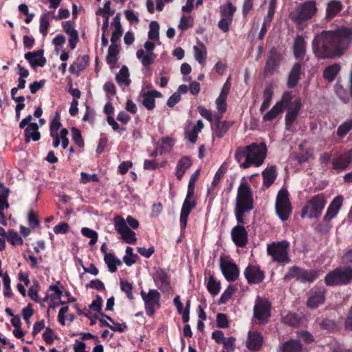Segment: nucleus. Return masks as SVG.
<instances>
[{
	"label": "nucleus",
	"mask_w": 352,
	"mask_h": 352,
	"mask_svg": "<svg viewBox=\"0 0 352 352\" xmlns=\"http://www.w3.org/2000/svg\"><path fill=\"white\" fill-rule=\"evenodd\" d=\"M89 61V56L85 55L78 58L69 67V71L72 74H79L87 65Z\"/></svg>",
	"instance_id": "nucleus-32"
},
{
	"label": "nucleus",
	"mask_w": 352,
	"mask_h": 352,
	"mask_svg": "<svg viewBox=\"0 0 352 352\" xmlns=\"http://www.w3.org/2000/svg\"><path fill=\"white\" fill-rule=\"evenodd\" d=\"M102 298L97 295L96 298L93 300L91 304L89 305V308L95 311L100 312L102 309Z\"/></svg>",
	"instance_id": "nucleus-62"
},
{
	"label": "nucleus",
	"mask_w": 352,
	"mask_h": 352,
	"mask_svg": "<svg viewBox=\"0 0 352 352\" xmlns=\"http://www.w3.org/2000/svg\"><path fill=\"white\" fill-rule=\"evenodd\" d=\"M267 153V146L263 142L260 144L252 143L250 145L239 147L235 152V159L241 162L243 158L245 162L241 164V167L248 168L254 164L260 166L264 162Z\"/></svg>",
	"instance_id": "nucleus-3"
},
{
	"label": "nucleus",
	"mask_w": 352,
	"mask_h": 352,
	"mask_svg": "<svg viewBox=\"0 0 352 352\" xmlns=\"http://www.w3.org/2000/svg\"><path fill=\"white\" fill-rule=\"evenodd\" d=\"M138 258V256L133 253V248L131 247H126V255L123 257V261L127 266H131L135 263Z\"/></svg>",
	"instance_id": "nucleus-45"
},
{
	"label": "nucleus",
	"mask_w": 352,
	"mask_h": 352,
	"mask_svg": "<svg viewBox=\"0 0 352 352\" xmlns=\"http://www.w3.org/2000/svg\"><path fill=\"white\" fill-rule=\"evenodd\" d=\"M3 282L5 291L3 294L6 297H11L12 296V290L10 287V279L7 274H5L3 276Z\"/></svg>",
	"instance_id": "nucleus-58"
},
{
	"label": "nucleus",
	"mask_w": 352,
	"mask_h": 352,
	"mask_svg": "<svg viewBox=\"0 0 352 352\" xmlns=\"http://www.w3.org/2000/svg\"><path fill=\"white\" fill-rule=\"evenodd\" d=\"M116 78L119 84H124L128 86L131 82V80H129V72L128 68L126 66H123L120 69L119 73L116 75Z\"/></svg>",
	"instance_id": "nucleus-44"
},
{
	"label": "nucleus",
	"mask_w": 352,
	"mask_h": 352,
	"mask_svg": "<svg viewBox=\"0 0 352 352\" xmlns=\"http://www.w3.org/2000/svg\"><path fill=\"white\" fill-rule=\"evenodd\" d=\"M275 1L274 0H271L268 8V12L267 16H265L263 21L265 22V23H271L272 18L274 16V12H275Z\"/></svg>",
	"instance_id": "nucleus-59"
},
{
	"label": "nucleus",
	"mask_w": 352,
	"mask_h": 352,
	"mask_svg": "<svg viewBox=\"0 0 352 352\" xmlns=\"http://www.w3.org/2000/svg\"><path fill=\"white\" fill-rule=\"evenodd\" d=\"M324 281L329 286L349 284L352 281V267H337L326 275Z\"/></svg>",
	"instance_id": "nucleus-4"
},
{
	"label": "nucleus",
	"mask_w": 352,
	"mask_h": 352,
	"mask_svg": "<svg viewBox=\"0 0 352 352\" xmlns=\"http://www.w3.org/2000/svg\"><path fill=\"white\" fill-rule=\"evenodd\" d=\"M104 260L105 263L107 265L109 270L112 273L117 270L118 266L122 265L121 261L111 253L106 254L104 256Z\"/></svg>",
	"instance_id": "nucleus-35"
},
{
	"label": "nucleus",
	"mask_w": 352,
	"mask_h": 352,
	"mask_svg": "<svg viewBox=\"0 0 352 352\" xmlns=\"http://www.w3.org/2000/svg\"><path fill=\"white\" fill-rule=\"evenodd\" d=\"M281 351L283 352H302L303 348L300 340L291 339L283 344Z\"/></svg>",
	"instance_id": "nucleus-28"
},
{
	"label": "nucleus",
	"mask_w": 352,
	"mask_h": 352,
	"mask_svg": "<svg viewBox=\"0 0 352 352\" xmlns=\"http://www.w3.org/2000/svg\"><path fill=\"white\" fill-rule=\"evenodd\" d=\"M221 116L217 117V121L216 122V129L214 135L218 138H222L224 134L227 132L228 129L232 126V123L227 121H220Z\"/></svg>",
	"instance_id": "nucleus-37"
},
{
	"label": "nucleus",
	"mask_w": 352,
	"mask_h": 352,
	"mask_svg": "<svg viewBox=\"0 0 352 352\" xmlns=\"http://www.w3.org/2000/svg\"><path fill=\"white\" fill-rule=\"evenodd\" d=\"M343 8L340 1L332 0L329 1L326 8V18L328 20L334 18Z\"/></svg>",
	"instance_id": "nucleus-27"
},
{
	"label": "nucleus",
	"mask_w": 352,
	"mask_h": 352,
	"mask_svg": "<svg viewBox=\"0 0 352 352\" xmlns=\"http://www.w3.org/2000/svg\"><path fill=\"white\" fill-rule=\"evenodd\" d=\"M301 70V65L298 63H295L289 74V78L287 80V86L289 88L294 87L299 80V75L300 74Z\"/></svg>",
	"instance_id": "nucleus-29"
},
{
	"label": "nucleus",
	"mask_w": 352,
	"mask_h": 352,
	"mask_svg": "<svg viewBox=\"0 0 352 352\" xmlns=\"http://www.w3.org/2000/svg\"><path fill=\"white\" fill-rule=\"evenodd\" d=\"M352 130V119H348L338 126L336 135L343 138Z\"/></svg>",
	"instance_id": "nucleus-42"
},
{
	"label": "nucleus",
	"mask_w": 352,
	"mask_h": 352,
	"mask_svg": "<svg viewBox=\"0 0 352 352\" xmlns=\"http://www.w3.org/2000/svg\"><path fill=\"white\" fill-rule=\"evenodd\" d=\"M340 70V66L338 63L327 67L323 72V77L329 82H332Z\"/></svg>",
	"instance_id": "nucleus-36"
},
{
	"label": "nucleus",
	"mask_w": 352,
	"mask_h": 352,
	"mask_svg": "<svg viewBox=\"0 0 352 352\" xmlns=\"http://www.w3.org/2000/svg\"><path fill=\"white\" fill-rule=\"evenodd\" d=\"M298 339L302 340L305 343L309 344L314 341L313 336L307 331H300L298 333Z\"/></svg>",
	"instance_id": "nucleus-63"
},
{
	"label": "nucleus",
	"mask_w": 352,
	"mask_h": 352,
	"mask_svg": "<svg viewBox=\"0 0 352 352\" xmlns=\"http://www.w3.org/2000/svg\"><path fill=\"white\" fill-rule=\"evenodd\" d=\"M44 51L39 50L35 52H29L25 54V58L29 62L32 67H43L46 63V58L43 56Z\"/></svg>",
	"instance_id": "nucleus-18"
},
{
	"label": "nucleus",
	"mask_w": 352,
	"mask_h": 352,
	"mask_svg": "<svg viewBox=\"0 0 352 352\" xmlns=\"http://www.w3.org/2000/svg\"><path fill=\"white\" fill-rule=\"evenodd\" d=\"M65 32L69 36V43L71 49L74 50L76 47L78 41V34L76 30L68 24L65 27Z\"/></svg>",
	"instance_id": "nucleus-40"
},
{
	"label": "nucleus",
	"mask_w": 352,
	"mask_h": 352,
	"mask_svg": "<svg viewBox=\"0 0 352 352\" xmlns=\"http://www.w3.org/2000/svg\"><path fill=\"white\" fill-rule=\"evenodd\" d=\"M244 275L249 283H259L264 278L263 272L258 267L250 265L246 267Z\"/></svg>",
	"instance_id": "nucleus-19"
},
{
	"label": "nucleus",
	"mask_w": 352,
	"mask_h": 352,
	"mask_svg": "<svg viewBox=\"0 0 352 352\" xmlns=\"http://www.w3.org/2000/svg\"><path fill=\"white\" fill-rule=\"evenodd\" d=\"M50 25L49 13L44 14L40 18L39 31L43 36L47 34V29Z\"/></svg>",
	"instance_id": "nucleus-47"
},
{
	"label": "nucleus",
	"mask_w": 352,
	"mask_h": 352,
	"mask_svg": "<svg viewBox=\"0 0 352 352\" xmlns=\"http://www.w3.org/2000/svg\"><path fill=\"white\" fill-rule=\"evenodd\" d=\"M294 52L297 58H303L305 54V42L302 36H298L294 44Z\"/></svg>",
	"instance_id": "nucleus-30"
},
{
	"label": "nucleus",
	"mask_w": 352,
	"mask_h": 352,
	"mask_svg": "<svg viewBox=\"0 0 352 352\" xmlns=\"http://www.w3.org/2000/svg\"><path fill=\"white\" fill-rule=\"evenodd\" d=\"M87 287L96 289L98 291H102L105 289L104 283L99 279L92 280L87 285Z\"/></svg>",
	"instance_id": "nucleus-64"
},
{
	"label": "nucleus",
	"mask_w": 352,
	"mask_h": 352,
	"mask_svg": "<svg viewBox=\"0 0 352 352\" xmlns=\"http://www.w3.org/2000/svg\"><path fill=\"white\" fill-rule=\"evenodd\" d=\"M208 289L212 295L215 296L219 292L220 285L210 277L208 283Z\"/></svg>",
	"instance_id": "nucleus-56"
},
{
	"label": "nucleus",
	"mask_w": 352,
	"mask_h": 352,
	"mask_svg": "<svg viewBox=\"0 0 352 352\" xmlns=\"http://www.w3.org/2000/svg\"><path fill=\"white\" fill-rule=\"evenodd\" d=\"M81 233L86 237L89 238L90 241L89 244L90 245H94L98 240V233L93 230H91L89 228H82L81 230Z\"/></svg>",
	"instance_id": "nucleus-46"
},
{
	"label": "nucleus",
	"mask_w": 352,
	"mask_h": 352,
	"mask_svg": "<svg viewBox=\"0 0 352 352\" xmlns=\"http://www.w3.org/2000/svg\"><path fill=\"white\" fill-rule=\"evenodd\" d=\"M120 287H121V289L124 293H126L129 299H130V300L133 299V296L132 294L133 286L129 282H128L127 280L121 279L120 280Z\"/></svg>",
	"instance_id": "nucleus-52"
},
{
	"label": "nucleus",
	"mask_w": 352,
	"mask_h": 352,
	"mask_svg": "<svg viewBox=\"0 0 352 352\" xmlns=\"http://www.w3.org/2000/svg\"><path fill=\"white\" fill-rule=\"evenodd\" d=\"M274 95V87L272 85H269L265 87L263 91V102L260 107V111L263 112L266 110L271 104L272 96Z\"/></svg>",
	"instance_id": "nucleus-31"
},
{
	"label": "nucleus",
	"mask_w": 352,
	"mask_h": 352,
	"mask_svg": "<svg viewBox=\"0 0 352 352\" xmlns=\"http://www.w3.org/2000/svg\"><path fill=\"white\" fill-rule=\"evenodd\" d=\"M142 104L148 110H153L155 107V98H161L162 94L156 90L150 91L142 94Z\"/></svg>",
	"instance_id": "nucleus-24"
},
{
	"label": "nucleus",
	"mask_w": 352,
	"mask_h": 352,
	"mask_svg": "<svg viewBox=\"0 0 352 352\" xmlns=\"http://www.w3.org/2000/svg\"><path fill=\"white\" fill-rule=\"evenodd\" d=\"M326 289L320 287L311 289L308 294L307 305L310 309H316L324 302Z\"/></svg>",
	"instance_id": "nucleus-15"
},
{
	"label": "nucleus",
	"mask_w": 352,
	"mask_h": 352,
	"mask_svg": "<svg viewBox=\"0 0 352 352\" xmlns=\"http://www.w3.org/2000/svg\"><path fill=\"white\" fill-rule=\"evenodd\" d=\"M236 10V8L234 6L230 1H228L226 5L221 6V14L222 17L230 19V21H232Z\"/></svg>",
	"instance_id": "nucleus-39"
},
{
	"label": "nucleus",
	"mask_w": 352,
	"mask_h": 352,
	"mask_svg": "<svg viewBox=\"0 0 352 352\" xmlns=\"http://www.w3.org/2000/svg\"><path fill=\"white\" fill-rule=\"evenodd\" d=\"M155 44L151 41H146L144 44L146 52L142 49H139L136 52L137 58L141 61L143 66L147 67L154 63L156 55L153 52Z\"/></svg>",
	"instance_id": "nucleus-12"
},
{
	"label": "nucleus",
	"mask_w": 352,
	"mask_h": 352,
	"mask_svg": "<svg viewBox=\"0 0 352 352\" xmlns=\"http://www.w3.org/2000/svg\"><path fill=\"white\" fill-rule=\"evenodd\" d=\"M316 3L314 1H307L298 6L295 17L300 21L311 19L316 12Z\"/></svg>",
	"instance_id": "nucleus-13"
},
{
	"label": "nucleus",
	"mask_w": 352,
	"mask_h": 352,
	"mask_svg": "<svg viewBox=\"0 0 352 352\" xmlns=\"http://www.w3.org/2000/svg\"><path fill=\"white\" fill-rule=\"evenodd\" d=\"M226 98V97L219 96L215 101L217 109L221 116L226 112L227 109Z\"/></svg>",
	"instance_id": "nucleus-55"
},
{
	"label": "nucleus",
	"mask_w": 352,
	"mask_h": 352,
	"mask_svg": "<svg viewBox=\"0 0 352 352\" xmlns=\"http://www.w3.org/2000/svg\"><path fill=\"white\" fill-rule=\"evenodd\" d=\"M223 344L227 351H233L235 349V338L234 337L226 338Z\"/></svg>",
	"instance_id": "nucleus-60"
},
{
	"label": "nucleus",
	"mask_w": 352,
	"mask_h": 352,
	"mask_svg": "<svg viewBox=\"0 0 352 352\" xmlns=\"http://www.w3.org/2000/svg\"><path fill=\"white\" fill-rule=\"evenodd\" d=\"M9 196V189L0 184V205L8 208L9 204L8 203V197Z\"/></svg>",
	"instance_id": "nucleus-50"
},
{
	"label": "nucleus",
	"mask_w": 352,
	"mask_h": 352,
	"mask_svg": "<svg viewBox=\"0 0 352 352\" xmlns=\"http://www.w3.org/2000/svg\"><path fill=\"white\" fill-rule=\"evenodd\" d=\"M263 336L258 332H250L247 340V347L252 351L258 350L263 344Z\"/></svg>",
	"instance_id": "nucleus-26"
},
{
	"label": "nucleus",
	"mask_w": 352,
	"mask_h": 352,
	"mask_svg": "<svg viewBox=\"0 0 352 352\" xmlns=\"http://www.w3.org/2000/svg\"><path fill=\"white\" fill-rule=\"evenodd\" d=\"M352 160V154L343 153L332 161V166L336 170H344Z\"/></svg>",
	"instance_id": "nucleus-25"
},
{
	"label": "nucleus",
	"mask_w": 352,
	"mask_h": 352,
	"mask_svg": "<svg viewBox=\"0 0 352 352\" xmlns=\"http://www.w3.org/2000/svg\"><path fill=\"white\" fill-rule=\"evenodd\" d=\"M204 125L203 122L201 120H198L196 125L193 126L191 129L187 130L186 131V138H188V140L191 143H195L197 139L198 133L204 128Z\"/></svg>",
	"instance_id": "nucleus-33"
},
{
	"label": "nucleus",
	"mask_w": 352,
	"mask_h": 352,
	"mask_svg": "<svg viewBox=\"0 0 352 352\" xmlns=\"http://www.w3.org/2000/svg\"><path fill=\"white\" fill-rule=\"evenodd\" d=\"M72 138L74 142L79 146L82 147L84 142L80 131L75 127L72 129Z\"/></svg>",
	"instance_id": "nucleus-57"
},
{
	"label": "nucleus",
	"mask_w": 352,
	"mask_h": 352,
	"mask_svg": "<svg viewBox=\"0 0 352 352\" xmlns=\"http://www.w3.org/2000/svg\"><path fill=\"white\" fill-rule=\"evenodd\" d=\"M326 200L324 195H317L312 197L304 206L301 217L305 216L309 218H318L324 208Z\"/></svg>",
	"instance_id": "nucleus-6"
},
{
	"label": "nucleus",
	"mask_w": 352,
	"mask_h": 352,
	"mask_svg": "<svg viewBox=\"0 0 352 352\" xmlns=\"http://www.w3.org/2000/svg\"><path fill=\"white\" fill-rule=\"evenodd\" d=\"M192 165V162L188 157H182L177 163L176 176L177 179H181L186 171Z\"/></svg>",
	"instance_id": "nucleus-34"
},
{
	"label": "nucleus",
	"mask_w": 352,
	"mask_h": 352,
	"mask_svg": "<svg viewBox=\"0 0 352 352\" xmlns=\"http://www.w3.org/2000/svg\"><path fill=\"white\" fill-rule=\"evenodd\" d=\"M28 221L29 226L33 229L38 227L40 224V221L38 220L36 214L33 210H30L28 212Z\"/></svg>",
	"instance_id": "nucleus-54"
},
{
	"label": "nucleus",
	"mask_w": 352,
	"mask_h": 352,
	"mask_svg": "<svg viewBox=\"0 0 352 352\" xmlns=\"http://www.w3.org/2000/svg\"><path fill=\"white\" fill-rule=\"evenodd\" d=\"M292 100L291 93L289 91L284 92L280 100L263 116V120L272 121L287 108L285 122L286 129L289 130L301 108V101L300 99L295 100L294 103H292Z\"/></svg>",
	"instance_id": "nucleus-2"
},
{
	"label": "nucleus",
	"mask_w": 352,
	"mask_h": 352,
	"mask_svg": "<svg viewBox=\"0 0 352 352\" xmlns=\"http://www.w3.org/2000/svg\"><path fill=\"white\" fill-rule=\"evenodd\" d=\"M7 240L12 245H21L23 243V239L19 234L14 230H12L8 232L6 235Z\"/></svg>",
	"instance_id": "nucleus-49"
},
{
	"label": "nucleus",
	"mask_w": 352,
	"mask_h": 352,
	"mask_svg": "<svg viewBox=\"0 0 352 352\" xmlns=\"http://www.w3.org/2000/svg\"><path fill=\"white\" fill-rule=\"evenodd\" d=\"M159 28L160 25L157 21H152L149 25L148 38L150 39L159 38Z\"/></svg>",
	"instance_id": "nucleus-51"
},
{
	"label": "nucleus",
	"mask_w": 352,
	"mask_h": 352,
	"mask_svg": "<svg viewBox=\"0 0 352 352\" xmlns=\"http://www.w3.org/2000/svg\"><path fill=\"white\" fill-rule=\"evenodd\" d=\"M195 59L200 63L203 64L206 61V49L203 43H199L198 46L193 47Z\"/></svg>",
	"instance_id": "nucleus-41"
},
{
	"label": "nucleus",
	"mask_w": 352,
	"mask_h": 352,
	"mask_svg": "<svg viewBox=\"0 0 352 352\" xmlns=\"http://www.w3.org/2000/svg\"><path fill=\"white\" fill-rule=\"evenodd\" d=\"M119 53L117 44L111 43L109 47L108 54L107 56V62L108 64L114 65L118 60L117 56Z\"/></svg>",
	"instance_id": "nucleus-43"
},
{
	"label": "nucleus",
	"mask_w": 352,
	"mask_h": 352,
	"mask_svg": "<svg viewBox=\"0 0 352 352\" xmlns=\"http://www.w3.org/2000/svg\"><path fill=\"white\" fill-rule=\"evenodd\" d=\"M342 201L343 198L342 196H337L333 199L324 217L325 221H329L336 217L342 206Z\"/></svg>",
	"instance_id": "nucleus-22"
},
{
	"label": "nucleus",
	"mask_w": 352,
	"mask_h": 352,
	"mask_svg": "<svg viewBox=\"0 0 352 352\" xmlns=\"http://www.w3.org/2000/svg\"><path fill=\"white\" fill-rule=\"evenodd\" d=\"M234 292V287L230 285L221 294V296L219 300V304L226 303L232 297Z\"/></svg>",
	"instance_id": "nucleus-53"
},
{
	"label": "nucleus",
	"mask_w": 352,
	"mask_h": 352,
	"mask_svg": "<svg viewBox=\"0 0 352 352\" xmlns=\"http://www.w3.org/2000/svg\"><path fill=\"white\" fill-rule=\"evenodd\" d=\"M113 221L115 229L121 234L122 239L127 243H134L136 241L135 233L127 226L124 219L120 216H116Z\"/></svg>",
	"instance_id": "nucleus-11"
},
{
	"label": "nucleus",
	"mask_w": 352,
	"mask_h": 352,
	"mask_svg": "<svg viewBox=\"0 0 352 352\" xmlns=\"http://www.w3.org/2000/svg\"><path fill=\"white\" fill-rule=\"evenodd\" d=\"M195 206V202L192 199L186 198L182 208L181 214H180V224L181 228L185 229L187 225V219L188 217L192 210Z\"/></svg>",
	"instance_id": "nucleus-21"
},
{
	"label": "nucleus",
	"mask_w": 352,
	"mask_h": 352,
	"mask_svg": "<svg viewBox=\"0 0 352 352\" xmlns=\"http://www.w3.org/2000/svg\"><path fill=\"white\" fill-rule=\"evenodd\" d=\"M289 249V243L287 241L273 242L267 245V252L273 261L285 264L290 262Z\"/></svg>",
	"instance_id": "nucleus-5"
},
{
	"label": "nucleus",
	"mask_w": 352,
	"mask_h": 352,
	"mask_svg": "<svg viewBox=\"0 0 352 352\" xmlns=\"http://www.w3.org/2000/svg\"><path fill=\"white\" fill-rule=\"evenodd\" d=\"M153 280L156 286L162 292L168 291L170 283L164 270H157L153 275Z\"/></svg>",
	"instance_id": "nucleus-20"
},
{
	"label": "nucleus",
	"mask_w": 352,
	"mask_h": 352,
	"mask_svg": "<svg viewBox=\"0 0 352 352\" xmlns=\"http://www.w3.org/2000/svg\"><path fill=\"white\" fill-rule=\"evenodd\" d=\"M25 142L29 143L30 140L38 141L41 138V134L38 131V126L36 123H30L24 131Z\"/></svg>",
	"instance_id": "nucleus-23"
},
{
	"label": "nucleus",
	"mask_w": 352,
	"mask_h": 352,
	"mask_svg": "<svg viewBox=\"0 0 352 352\" xmlns=\"http://www.w3.org/2000/svg\"><path fill=\"white\" fill-rule=\"evenodd\" d=\"M351 43L352 29L342 27L316 34L312 41V49L318 58H339L347 51Z\"/></svg>",
	"instance_id": "nucleus-1"
},
{
	"label": "nucleus",
	"mask_w": 352,
	"mask_h": 352,
	"mask_svg": "<svg viewBox=\"0 0 352 352\" xmlns=\"http://www.w3.org/2000/svg\"><path fill=\"white\" fill-rule=\"evenodd\" d=\"M57 117L53 120L50 124V135H56L58 134V131L61 126V123L59 121V118Z\"/></svg>",
	"instance_id": "nucleus-61"
},
{
	"label": "nucleus",
	"mask_w": 352,
	"mask_h": 352,
	"mask_svg": "<svg viewBox=\"0 0 352 352\" xmlns=\"http://www.w3.org/2000/svg\"><path fill=\"white\" fill-rule=\"evenodd\" d=\"M233 242L238 247H244L248 242V232L242 226H234L231 231Z\"/></svg>",
	"instance_id": "nucleus-17"
},
{
	"label": "nucleus",
	"mask_w": 352,
	"mask_h": 352,
	"mask_svg": "<svg viewBox=\"0 0 352 352\" xmlns=\"http://www.w3.org/2000/svg\"><path fill=\"white\" fill-rule=\"evenodd\" d=\"M221 270L226 280L234 281L239 276V270L237 266L228 260H221Z\"/></svg>",
	"instance_id": "nucleus-16"
},
{
	"label": "nucleus",
	"mask_w": 352,
	"mask_h": 352,
	"mask_svg": "<svg viewBox=\"0 0 352 352\" xmlns=\"http://www.w3.org/2000/svg\"><path fill=\"white\" fill-rule=\"evenodd\" d=\"M236 208L248 210L253 209V197L249 184L241 182L238 188Z\"/></svg>",
	"instance_id": "nucleus-8"
},
{
	"label": "nucleus",
	"mask_w": 352,
	"mask_h": 352,
	"mask_svg": "<svg viewBox=\"0 0 352 352\" xmlns=\"http://www.w3.org/2000/svg\"><path fill=\"white\" fill-rule=\"evenodd\" d=\"M141 296L144 302L145 311L148 316H153L157 308L160 307V294L156 289H150L148 293L142 291Z\"/></svg>",
	"instance_id": "nucleus-10"
},
{
	"label": "nucleus",
	"mask_w": 352,
	"mask_h": 352,
	"mask_svg": "<svg viewBox=\"0 0 352 352\" xmlns=\"http://www.w3.org/2000/svg\"><path fill=\"white\" fill-rule=\"evenodd\" d=\"M318 276L316 270H305L296 266L291 267L284 276V280L296 278L302 282H312Z\"/></svg>",
	"instance_id": "nucleus-9"
},
{
	"label": "nucleus",
	"mask_w": 352,
	"mask_h": 352,
	"mask_svg": "<svg viewBox=\"0 0 352 352\" xmlns=\"http://www.w3.org/2000/svg\"><path fill=\"white\" fill-rule=\"evenodd\" d=\"M194 25V19L191 16H182L180 19V22L178 25V28L182 30H186L190 28H192Z\"/></svg>",
	"instance_id": "nucleus-48"
},
{
	"label": "nucleus",
	"mask_w": 352,
	"mask_h": 352,
	"mask_svg": "<svg viewBox=\"0 0 352 352\" xmlns=\"http://www.w3.org/2000/svg\"><path fill=\"white\" fill-rule=\"evenodd\" d=\"M292 210L289 193L286 189H281L276 197V212L282 221H286L289 219Z\"/></svg>",
	"instance_id": "nucleus-7"
},
{
	"label": "nucleus",
	"mask_w": 352,
	"mask_h": 352,
	"mask_svg": "<svg viewBox=\"0 0 352 352\" xmlns=\"http://www.w3.org/2000/svg\"><path fill=\"white\" fill-rule=\"evenodd\" d=\"M254 314L260 322L265 323L270 316V303L268 300L258 298L254 307Z\"/></svg>",
	"instance_id": "nucleus-14"
},
{
	"label": "nucleus",
	"mask_w": 352,
	"mask_h": 352,
	"mask_svg": "<svg viewBox=\"0 0 352 352\" xmlns=\"http://www.w3.org/2000/svg\"><path fill=\"white\" fill-rule=\"evenodd\" d=\"M263 177L264 185L267 187L272 185L276 177V168L272 166L270 168H266L263 172Z\"/></svg>",
	"instance_id": "nucleus-38"
}]
</instances>
